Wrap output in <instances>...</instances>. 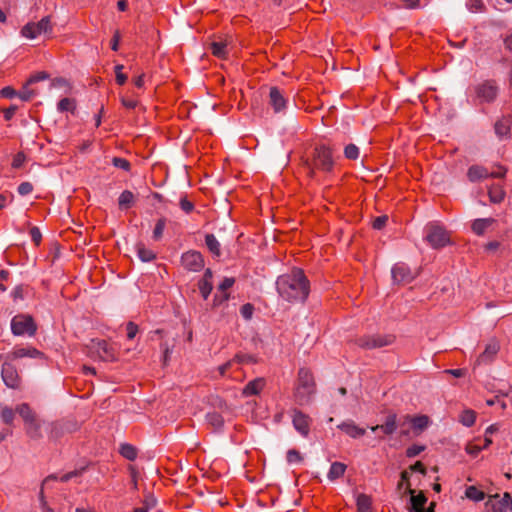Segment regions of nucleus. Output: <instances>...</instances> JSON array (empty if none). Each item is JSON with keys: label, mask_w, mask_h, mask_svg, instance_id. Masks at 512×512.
Here are the masks:
<instances>
[{"label": "nucleus", "mask_w": 512, "mask_h": 512, "mask_svg": "<svg viewBox=\"0 0 512 512\" xmlns=\"http://www.w3.org/2000/svg\"><path fill=\"white\" fill-rule=\"evenodd\" d=\"M277 291L287 302H304L310 292V285L304 272L294 268L290 273L281 275L276 281Z\"/></svg>", "instance_id": "nucleus-1"}, {"label": "nucleus", "mask_w": 512, "mask_h": 512, "mask_svg": "<svg viewBox=\"0 0 512 512\" xmlns=\"http://www.w3.org/2000/svg\"><path fill=\"white\" fill-rule=\"evenodd\" d=\"M302 166L309 178H314L316 171L332 172L334 168L332 150L325 145L316 146L310 157L302 159Z\"/></svg>", "instance_id": "nucleus-2"}, {"label": "nucleus", "mask_w": 512, "mask_h": 512, "mask_svg": "<svg viewBox=\"0 0 512 512\" xmlns=\"http://www.w3.org/2000/svg\"><path fill=\"white\" fill-rule=\"evenodd\" d=\"M315 392L316 384L313 374L307 368H300L297 384L294 389V398L296 403L299 405H306L310 403Z\"/></svg>", "instance_id": "nucleus-3"}, {"label": "nucleus", "mask_w": 512, "mask_h": 512, "mask_svg": "<svg viewBox=\"0 0 512 512\" xmlns=\"http://www.w3.org/2000/svg\"><path fill=\"white\" fill-rule=\"evenodd\" d=\"M11 332L15 336L33 337L37 332V324L28 314H17L11 320Z\"/></svg>", "instance_id": "nucleus-4"}, {"label": "nucleus", "mask_w": 512, "mask_h": 512, "mask_svg": "<svg viewBox=\"0 0 512 512\" xmlns=\"http://www.w3.org/2000/svg\"><path fill=\"white\" fill-rule=\"evenodd\" d=\"M88 354L91 358H98L102 361L117 360L114 348L106 340H91L88 345Z\"/></svg>", "instance_id": "nucleus-5"}, {"label": "nucleus", "mask_w": 512, "mask_h": 512, "mask_svg": "<svg viewBox=\"0 0 512 512\" xmlns=\"http://www.w3.org/2000/svg\"><path fill=\"white\" fill-rule=\"evenodd\" d=\"M425 239L434 249L443 248L450 243L449 233L443 227L434 223L426 226Z\"/></svg>", "instance_id": "nucleus-6"}, {"label": "nucleus", "mask_w": 512, "mask_h": 512, "mask_svg": "<svg viewBox=\"0 0 512 512\" xmlns=\"http://www.w3.org/2000/svg\"><path fill=\"white\" fill-rule=\"evenodd\" d=\"M52 32L51 17L45 16L39 22H29L21 29V35L28 39H35L40 35Z\"/></svg>", "instance_id": "nucleus-7"}, {"label": "nucleus", "mask_w": 512, "mask_h": 512, "mask_svg": "<svg viewBox=\"0 0 512 512\" xmlns=\"http://www.w3.org/2000/svg\"><path fill=\"white\" fill-rule=\"evenodd\" d=\"M499 88L494 80H485L474 86V93L479 103H492L497 98Z\"/></svg>", "instance_id": "nucleus-8"}, {"label": "nucleus", "mask_w": 512, "mask_h": 512, "mask_svg": "<svg viewBox=\"0 0 512 512\" xmlns=\"http://www.w3.org/2000/svg\"><path fill=\"white\" fill-rule=\"evenodd\" d=\"M1 377L4 384L10 389H19L21 377L17 368L10 362H4L1 368Z\"/></svg>", "instance_id": "nucleus-9"}, {"label": "nucleus", "mask_w": 512, "mask_h": 512, "mask_svg": "<svg viewBox=\"0 0 512 512\" xmlns=\"http://www.w3.org/2000/svg\"><path fill=\"white\" fill-rule=\"evenodd\" d=\"M391 274L393 282L402 285L412 282L417 275L407 264L402 262L396 263L392 267Z\"/></svg>", "instance_id": "nucleus-10"}, {"label": "nucleus", "mask_w": 512, "mask_h": 512, "mask_svg": "<svg viewBox=\"0 0 512 512\" xmlns=\"http://www.w3.org/2000/svg\"><path fill=\"white\" fill-rule=\"evenodd\" d=\"M394 341L393 336H382V335H368L360 337L357 340V344L366 349L381 348L392 344Z\"/></svg>", "instance_id": "nucleus-11"}, {"label": "nucleus", "mask_w": 512, "mask_h": 512, "mask_svg": "<svg viewBox=\"0 0 512 512\" xmlns=\"http://www.w3.org/2000/svg\"><path fill=\"white\" fill-rule=\"evenodd\" d=\"M181 263L188 271L198 272L204 267V258L200 252L191 250L182 255Z\"/></svg>", "instance_id": "nucleus-12"}, {"label": "nucleus", "mask_w": 512, "mask_h": 512, "mask_svg": "<svg viewBox=\"0 0 512 512\" xmlns=\"http://www.w3.org/2000/svg\"><path fill=\"white\" fill-rule=\"evenodd\" d=\"M406 424H411L413 429L417 432H422L424 429L427 428L429 424V418L426 415L421 416H415L411 417L409 415H406L403 417V420L399 423L401 430V435L407 436L409 434V431L404 429V426Z\"/></svg>", "instance_id": "nucleus-13"}, {"label": "nucleus", "mask_w": 512, "mask_h": 512, "mask_svg": "<svg viewBox=\"0 0 512 512\" xmlns=\"http://www.w3.org/2000/svg\"><path fill=\"white\" fill-rule=\"evenodd\" d=\"M292 423L295 430L302 436H308L310 432L311 418L302 411L294 409L292 415Z\"/></svg>", "instance_id": "nucleus-14"}, {"label": "nucleus", "mask_w": 512, "mask_h": 512, "mask_svg": "<svg viewBox=\"0 0 512 512\" xmlns=\"http://www.w3.org/2000/svg\"><path fill=\"white\" fill-rule=\"evenodd\" d=\"M10 360H17L21 358H39L44 359L45 354L32 346L15 347L7 356Z\"/></svg>", "instance_id": "nucleus-15"}, {"label": "nucleus", "mask_w": 512, "mask_h": 512, "mask_svg": "<svg viewBox=\"0 0 512 512\" xmlns=\"http://www.w3.org/2000/svg\"><path fill=\"white\" fill-rule=\"evenodd\" d=\"M491 392L496 395V400L499 402L500 409L504 410L507 407L505 398L512 393V385L509 383L500 381L497 385H494Z\"/></svg>", "instance_id": "nucleus-16"}, {"label": "nucleus", "mask_w": 512, "mask_h": 512, "mask_svg": "<svg viewBox=\"0 0 512 512\" xmlns=\"http://www.w3.org/2000/svg\"><path fill=\"white\" fill-rule=\"evenodd\" d=\"M487 504L500 511H512V497L508 492H505L501 498L499 494L489 496Z\"/></svg>", "instance_id": "nucleus-17"}, {"label": "nucleus", "mask_w": 512, "mask_h": 512, "mask_svg": "<svg viewBox=\"0 0 512 512\" xmlns=\"http://www.w3.org/2000/svg\"><path fill=\"white\" fill-rule=\"evenodd\" d=\"M269 104L275 113H279L286 107V99L277 87H271L269 91Z\"/></svg>", "instance_id": "nucleus-18"}, {"label": "nucleus", "mask_w": 512, "mask_h": 512, "mask_svg": "<svg viewBox=\"0 0 512 512\" xmlns=\"http://www.w3.org/2000/svg\"><path fill=\"white\" fill-rule=\"evenodd\" d=\"M512 125V116L507 115L503 116L499 120L496 121L494 125L495 134L500 138H508L510 136Z\"/></svg>", "instance_id": "nucleus-19"}, {"label": "nucleus", "mask_w": 512, "mask_h": 512, "mask_svg": "<svg viewBox=\"0 0 512 512\" xmlns=\"http://www.w3.org/2000/svg\"><path fill=\"white\" fill-rule=\"evenodd\" d=\"M398 426L399 425L397 424V415L395 413H390L386 417L385 422L382 425H375L372 426L370 429L373 432L381 430L385 435H392L396 431Z\"/></svg>", "instance_id": "nucleus-20"}, {"label": "nucleus", "mask_w": 512, "mask_h": 512, "mask_svg": "<svg viewBox=\"0 0 512 512\" xmlns=\"http://www.w3.org/2000/svg\"><path fill=\"white\" fill-rule=\"evenodd\" d=\"M407 492L411 495V508L410 512H424V505L427 502L426 496L423 492L418 495H414V490L409 485L406 487Z\"/></svg>", "instance_id": "nucleus-21"}, {"label": "nucleus", "mask_w": 512, "mask_h": 512, "mask_svg": "<svg viewBox=\"0 0 512 512\" xmlns=\"http://www.w3.org/2000/svg\"><path fill=\"white\" fill-rule=\"evenodd\" d=\"M338 428L352 438H359L366 433L364 428L357 426L353 421L343 422Z\"/></svg>", "instance_id": "nucleus-22"}, {"label": "nucleus", "mask_w": 512, "mask_h": 512, "mask_svg": "<svg viewBox=\"0 0 512 512\" xmlns=\"http://www.w3.org/2000/svg\"><path fill=\"white\" fill-rule=\"evenodd\" d=\"M498 351L499 344L496 341H491L486 345L483 353L479 355L477 362L479 364L491 362L495 355L498 353Z\"/></svg>", "instance_id": "nucleus-23"}, {"label": "nucleus", "mask_w": 512, "mask_h": 512, "mask_svg": "<svg viewBox=\"0 0 512 512\" xmlns=\"http://www.w3.org/2000/svg\"><path fill=\"white\" fill-rule=\"evenodd\" d=\"M264 386V378H256L246 384L243 388L242 394L246 397L258 395L263 390Z\"/></svg>", "instance_id": "nucleus-24"}, {"label": "nucleus", "mask_w": 512, "mask_h": 512, "mask_svg": "<svg viewBox=\"0 0 512 512\" xmlns=\"http://www.w3.org/2000/svg\"><path fill=\"white\" fill-rule=\"evenodd\" d=\"M495 223L494 218H479L472 223L471 229L476 235H483L486 230Z\"/></svg>", "instance_id": "nucleus-25"}, {"label": "nucleus", "mask_w": 512, "mask_h": 512, "mask_svg": "<svg viewBox=\"0 0 512 512\" xmlns=\"http://www.w3.org/2000/svg\"><path fill=\"white\" fill-rule=\"evenodd\" d=\"M467 177L471 182H476L489 177L488 170L479 165L471 166L467 171Z\"/></svg>", "instance_id": "nucleus-26"}, {"label": "nucleus", "mask_w": 512, "mask_h": 512, "mask_svg": "<svg viewBox=\"0 0 512 512\" xmlns=\"http://www.w3.org/2000/svg\"><path fill=\"white\" fill-rule=\"evenodd\" d=\"M16 412L20 415V417L24 421V425L28 422H31L35 418H37L35 412L31 409V407L27 403L19 404L16 407Z\"/></svg>", "instance_id": "nucleus-27"}, {"label": "nucleus", "mask_w": 512, "mask_h": 512, "mask_svg": "<svg viewBox=\"0 0 512 512\" xmlns=\"http://www.w3.org/2000/svg\"><path fill=\"white\" fill-rule=\"evenodd\" d=\"M25 431H26V434L31 438V439H40L42 437V434H41V425H40V422L37 418H35L34 420H32L31 422H28L25 424Z\"/></svg>", "instance_id": "nucleus-28"}, {"label": "nucleus", "mask_w": 512, "mask_h": 512, "mask_svg": "<svg viewBox=\"0 0 512 512\" xmlns=\"http://www.w3.org/2000/svg\"><path fill=\"white\" fill-rule=\"evenodd\" d=\"M347 466L342 462H333L330 466L327 477L330 481H335L336 479L342 477L346 471Z\"/></svg>", "instance_id": "nucleus-29"}, {"label": "nucleus", "mask_w": 512, "mask_h": 512, "mask_svg": "<svg viewBox=\"0 0 512 512\" xmlns=\"http://www.w3.org/2000/svg\"><path fill=\"white\" fill-rule=\"evenodd\" d=\"M358 512H372L371 497L366 494H359L356 498Z\"/></svg>", "instance_id": "nucleus-30"}, {"label": "nucleus", "mask_w": 512, "mask_h": 512, "mask_svg": "<svg viewBox=\"0 0 512 512\" xmlns=\"http://www.w3.org/2000/svg\"><path fill=\"white\" fill-rule=\"evenodd\" d=\"M205 244L213 255L217 257L221 255L220 243L213 234H206Z\"/></svg>", "instance_id": "nucleus-31"}, {"label": "nucleus", "mask_w": 512, "mask_h": 512, "mask_svg": "<svg viewBox=\"0 0 512 512\" xmlns=\"http://www.w3.org/2000/svg\"><path fill=\"white\" fill-rule=\"evenodd\" d=\"M210 49L212 54L218 58H225L228 54L226 42L214 41L210 44Z\"/></svg>", "instance_id": "nucleus-32"}, {"label": "nucleus", "mask_w": 512, "mask_h": 512, "mask_svg": "<svg viewBox=\"0 0 512 512\" xmlns=\"http://www.w3.org/2000/svg\"><path fill=\"white\" fill-rule=\"evenodd\" d=\"M488 194L492 203H501L505 198V191L499 185L492 186Z\"/></svg>", "instance_id": "nucleus-33"}, {"label": "nucleus", "mask_w": 512, "mask_h": 512, "mask_svg": "<svg viewBox=\"0 0 512 512\" xmlns=\"http://www.w3.org/2000/svg\"><path fill=\"white\" fill-rule=\"evenodd\" d=\"M459 421L466 427H471L476 421V412L467 409L461 412L459 415Z\"/></svg>", "instance_id": "nucleus-34"}, {"label": "nucleus", "mask_w": 512, "mask_h": 512, "mask_svg": "<svg viewBox=\"0 0 512 512\" xmlns=\"http://www.w3.org/2000/svg\"><path fill=\"white\" fill-rule=\"evenodd\" d=\"M133 202L134 195L129 190L123 191L118 198V204L120 208L128 209L132 206Z\"/></svg>", "instance_id": "nucleus-35"}, {"label": "nucleus", "mask_w": 512, "mask_h": 512, "mask_svg": "<svg viewBox=\"0 0 512 512\" xmlns=\"http://www.w3.org/2000/svg\"><path fill=\"white\" fill-rule=\"evenodd\" d=\"M57 109L60 112L69 111L74 114L76 111V101L71 98H63L58 102Z\"/></svg>", "instance_id": "nucleus-36"}, {"label": "nucleus", "mask_w": 512, "mask_h": 512, "mask_svg": "<svg viewBox=\"0 0 512 512\" xmlns=\"http://www.w3.org/2000/svg\"><path fill=\"white\" fill-rule=\"evenodd\" d=\"M136 248H137L138 257L143 262H149V261H152L155 259V257H156L155 253L152 250L147 249L143 244H141V243L137 244Z\"/></svg>", "instance_id": "nucleus-37"}, {"label": "nucleus", "mask_w": 512, "mask_h": 512, "mask_svg": "<svg viewBox=\"0 0 512 512\" xmlns=\"http://www.w3.org/2000/svg\"><path fill=\"white\" fill-rule=\"evenodd\" d=\"M465 496L470 500L479 502L485 498V493L476 486H468L465 491Z\"/></svg>", "instance_id": "nucleus-38"}, {"label": "nucleus", "mask_w": 512, "mask_h": 512, "mask_svg": "<svg viewBox=\"0 0 512 512\" xmlns=\"http://www.w3.org/2000/svg\"><path fill=\"white\" fill-rule=\"evenodd\" d=\"M120 454L127 460L133 461L137 458L136 448L128 443L122 444L120 447Z\"/></svg>", "instance_id": "nucleus-39"}, {"label": "nucleus", "mask_w": 512, "mask_h": 512, "mask_svg": "<svg viewBox=\"0 0 512 512\" xmlns=\"http://www.w3.org/2000/svg\"><path fill=\"white\" fill-rule=\"evenodd\" d=\"M232 361L238 364H254L258 362V359L255 355L245 354V353H237Z\"/></svg>", "instance_id": "nucleus-40"}, {"label": "nucleus", "mask_w": 512, "mask_h": 512, "mask_svg": "<svg viewBox=\"0 0 512 512\" xmlns=\"http://www.w3.org/2000/svg\"><path fill=\"white\" fill-rule=\"evenodd\" d=\"M206 419L207 422L215 429H220L223 427L224 419L222 415L217 412L208 413Z\"/></svg>", "instance_id": "nucleus-41"}, {"label": "nucleus", "mask_w": 512, "mask_h": 512, "mask_svg": "<svg viewBox=\"0 0 512 512\" xmlns=\"http://www.w3.org/2000/svg\"><path fill=\"white\" fill-rule=\"evenodd\" d=\"M0 417L2 421L7 425H12L15 419V412L8 406L0 407Z\"/></svg>", "instance_id": "nucleus-42"}, {"label": "nucleus", "mask_w": 512, "mask_h": 512, "mask_svg": "<svg viewBox=\"0 0 512 512\" xmlns=\"http://www.w3.org/2000/svg\"><path fill=\"white\" fill-rule=\"evenodd\" d=\"M199 291L204 300L208 299L209 295L213 290L212 282H207L206 280H199L198 282Z\"/></svg>", "instance_id": "nucleus-43"}, {"label": "nucleus", "mask_w": 512, "mask_h": 512, "mask_svg": "<svg viewBox=\"0 0 512 512\" xmlns=\"http://www.w3.org/2000/svg\"><path fill=\"white\" fill-rule=\"evenodd\" d=\"M359 154V148L355 144L350 143L344 148V156L349 160L358 159Z\"/></svg>", "instance_id": "nucleus-44"}, {"label": "nucleus", "mask_w": 512, "mask_h": 512, "mask_svg": "<svg viewBox=\"0 0 512 512\" xmlns=\"http://www.w3.org/2000/svg\"><path fill=\"white\" fill-rule=\"evenodd\" d=\"M165 227H166V219L160 218L157 221V223L154 227V230H153V238L155 240H159L162 237Z\"/></svg>", "instance_id": "nucleus-45"}, {"label": "nucleus", "mask_w": 512, "mask_h": 512, "mask_svg": "<svg viewBox=\"0 0 512 512\" xmlns=\"http://www.w3.org/2000/svg\"><path fill=\"white\" fill-rule=\"evenodd\" d=\"M28 85H24L22 89L17 93V96L23 101H29L35 96V92L28 88Z\"/></svg>", "instance_id": "nucleus-46"}, {"label": "nucleus", "mask_w": 512, "mask_h": 512, "mask_svg": "<svg viewBox=\"0 0 512 512\" xmlns=\"http://www.w3.org/2000/svg\"><path fill=\"white\" fill-rule=\"evenodd\" d=\"M112 164L119 169H122L124 171H129L131 168V164L128 160L121 157H114L112 159Z\"/></svg>", "instance_id": "nucleus-47"}, {"label": "nucleus", "mask_w": 512, "mask_h": 512, "mask_svg": "<svg viewBox=\"0 0 512 512\" xmlns=\"http://www.w3.org/2000/svg\"><path fill=\"white\" fill-rule=\"evenodd\" d=\"M157 505V499L152 494L145 495L143 500V507L140 509H144L145 512H148L150 509L154 508Z\"/></svg>", "instance_id": "nucleus-48"}, {"label": "nucleus", "mask_w": 512, "mask_h": 512, "mask_svg": "<svg viewBox=\"0 0 512 512\" xmlns=\"http://www.w3.org/2000/svg\"><path fill=\"white\" fill-rule=\"evenodd\" d=\"M124 66L118 64L115 66L116 83L118 85H124L127 81V75L122 72Z\"/></svg>", "instance_id": "nucleus-49"}, {"label": "nucleus", "mask_w": 512, "mask_h": 512, "mask_svg": "<svg viewBox=\"0 0 512 512\" xmlns=\"http://www.w3.org/2000/svg\"><path fill=\"white\" fill-rule=\"evenodd\" d=\"M230 297L228 292H220V294H215L213 298V307L221 306L223 303L227 302Z\"/></svg>", "instance_id": "nucleus-50"}, {"label": "nucleus", "mask_w": 512, "mask_h": 512, "mask_svg": "<svg viewBox=\"0 0 512 512\" xmlns=\"http://www.w3.org/2000/svg\"><path fill=\"white\" fill-rule=\"evenodd\" d=\"M286 459L288 463H298L302 461V456L299 451L290 449L287 451Z\"/></svg>", "instance_id": "nucleus-51"}, {"label": "nucleus", "mask_w": 512, "mask_h": 512, "mask_svg": "<svg viewBox=\"0 0 512 512\" xmlns=\"http://www.w3.org/2000/svg\"><path fill=\"white\" fill-rule=\"evenodd\" d=\"M424 449H425L424 446L414 444L407 448L406 456L409 458L415 457V456L419 455Z\"/></svg>", "instance_id": "nucleus-52"}, {"label": "nucleus", "mask_w": 512, "mask_h": 512, "mask_svg": "<svg viewBox=\"0 0 512 512\" xmlns=\"http://www.w3.org/2000/svg\"><path fill=\"white\" fill-rule=\"evenodd\" d=\"M180 207L187 214L194 210V204L188 200L187 196H183L180 199Z\"/></svg>", "instance_id": "nucleus-53"}, {"label": "nucleus", "mask_w": 512, "mask_h": 512, "mask_svg": "<svg viewBox=\"0 0 512 512\" xmlns=\"http://www.w3.org/2000/svg\"><path fill=\"white\" fill-rule=\"evenodd\" d=\"M235 283V279L233 277H226L219 284L218 290L219 292H227L229 288H231Z\"/></svg>", "instance_id": "nucleus-54"}, {"label": "nucleus", "mask_w": 512, "mask_h": 512, "mask_svg": "<svg viewBox=\"0 0 512 512\" xmlns=\"http://www.w3.org/2000/svg\"><path fill=\"white\" fill-rule=\"evenodd\" d=\"M17 190L21 196H26L33 191V185L30 182H22Z\"/></svg>", "instance_id": "nucleus-55"}, {"label": "nucleus", "mask_w": 512, "mask_h": 512, "mask_svg": "<svg viewBox=\"0 0 512 512\" xmlns=\"http://www.w3.org/2000/svg\"><path fill=\"white\" fill-rule=\"evenodd\" d=\"M30 236L35 245H39L42 240V234L38 227H32L30 229Z\"/></svg>", "instance_id": "nucleus-56"}, {"label": "nucleus", "mask_w": 512, "mask_h": 512, "mask_svg": "<svg viewBox=\"0 0 512 512\" xmlns=\"http://www.w3.org/2000/svg\"><path fill=\"white\" fill-rule=\"evenodd\" d=\"M253 312H254V306L250 303H247V304H244L242 307H241V315L245 318V319H250L253 315Z\"/></svg>", "instance_id": "nucleus-57"}, {"label": "nucleus", "mask_w": 512, "mask_h": 512, "mask_svg": "<svg viewBox=\"0 0 512 512\" xmlns=\"http://www.w3.org/2000/svg\"><path fill=\"white\" fill-rule=\"evenodd\" d=\"M25 160H26V157H25L24 153L18 152L13 158L12 167L20 168L23 165V163L25 162Z\"/></svg>", "instance_id": "nucleus-58"}, {"label": "nucleus", "mask_w": 512, "mask_h": 512, "mask_svg": "<svg viewBox=\"0 0 512 512\" xmlns=\"http://www.w3.org/2000/svg\"><path fill=\"white\" fill-rule=\"evenodd\" d=\"M387 221H388V216H386V215L379 216L374 219L372 226L374 229L380 230L386 225Z\"/></svg>", "instance_id": "nucleus-59"}, {"label": "nucleus", "mask_w": 512, "mask_h": 512, "mask_svg": "<svg viewBox=\"0 0 512 512\" xmlns=\"http://www.w3.org/2000/svg\"><path fill=\"white\" fill-rule=\"evenodd\" d=\"M467 5L472 12L482 11L484 7L483 2L481 0H469Z\"/></svg>", "instance_id": "nucleus-60"}, {"label": "nucleus", "mask_w": 512, "mask_h": 512, "mask_svg": "<svg viewBox=\"0 0 512 512\" xmlns=\"http://www.w3.org/2000/svg\"><path fill=\"white\" fill-rule=\"evenodd\" d=\"M128 339H133L138 333V326L133 322H128L126 326Z\"/></svg>", "instance_id": "nucleus-61"}, {"label": "nucleus", "mask_w": 512, "mask_h": 512, "mask_svg": "<svg viewBox=\"0 0 512 512\" xmlns=\"http://www.w3.org/2000/svg\"><path fill=\"white\" fill-rule=\"evenodd\" d=\"M0 95L4 98H13L17 95V92L10 86H6L1 89Z\"/></svg>", "instance_id": "nucleus-62"}, {"label": "nucleus", "mask_w": 512, "mask_h": 512, "mask_svg": "<svg viewBox=\"0 0 512 512\" xmlns=\"http://www.w3.org/2000/svg\"><path fill=\"white\" fill-rule=\"evenodd\" d=\"M17 111V106L11 105L10 107L3 110L5 120H11Z\"/></svg>", "instance_id": "nucleus-63"}, {"label": "nucleus", "mask_w": 512, "mask_h": 512, "mask_svg": "<svg viewBox=\"0 0 512 512\" xmlns=\"http://www.w3.org/2000/svg\"><path fill=\"white\" fill-rule=\"evenodd\" d=\"M39 498H40L41 508H42L43 512H54V510L47 505V502L44 497L43 488H41V490H40Z\"/></svg>", "instance_id": "nucleus-64"}]
</instances>
